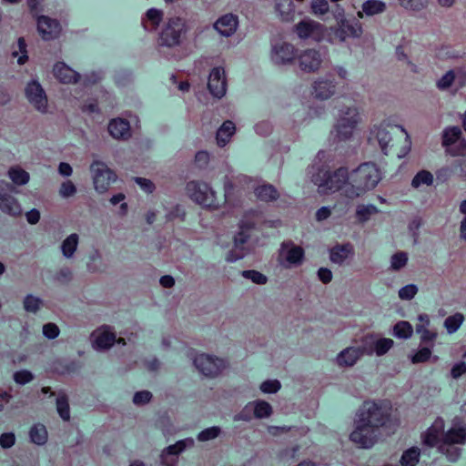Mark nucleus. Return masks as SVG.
I'll list each match as a JSON object with an SVG mask.
<instances>
[{"mask_svg": "<svg viewBox=\"0 0 466 466\" xmlns=\"http://www.w3.org/2000/svg\"><path fill=\"white\" fill-rule=\"evenodd\" d=\"M86 269L91 274L103 273L106 271V266L103 262V257L99 250H95L88 258Z\"/></svg>", "mask_w": 466, "mask_h": 466, "instance_id": "nucleus-38", "label": "nucleus"}, {"mask_svg": "<svg viewBox=\"0 0 466 466\" xmlns=\"http://www.w3.org/2000/svg\"><path fill=\"white\" fill-rule=\"evenodd\" d=\"M431 355V348L423 347L420 348L417 352L410 356V360L413 364L422 363L427 361Z\"/></svg>", "mask_w": 466, "mask_h": 466, "instance_id": "nucleus-56", "label": "nucleus"}, {"mask_svg": "<svg viewBox=\"0 0 466 466\" xmlns=\"http://www.w3.org/2000/svg\"><path fill=\"white\" fill-rule=\"evenodd\" d=\"M378 212L379 210L374 205H360L356 209V217L360 222H365Z\"/></svg>", "mask_w": 466, "mask_h": 466, "instance_id": "nucleus-49", "label": "nucleus"}, {"mask_svg": "<svg viewBox=\"0 0 466 466\" xmlns=\"http://www.w3.org/2000/svg\"><path fill=\"white\" fill-rule=\"evenodd\" d=\"M433 183V176L430 171L421 170L418 172L411 180V186L418 188L422 185L431 186Z\"/></svg>", "mask_w": 466, "mask_h": 466, "instance_id": "nucleus-50", "label": "nucleus"}, {"mask_svg": "<svg viewBox=\"0 0 466 466\" xmlns=\"http://www.w3.org/2000/svg\"><path fill=\"white\" fill-rule=\"evenodd\" d=\"M249 234L247 230L241 229L234 237L235 248L228 257V261H236L244 256V245L248 242Z\"/></svg>", "mask_w": 466, "mask_h": 466, "instance_id": "nucleus-32", "label": "nucleus"}, {"mask_svg": "<svg viewBox=\"0 0 466 466\" xmlns=\"http://www.w3.org/2000/svg\"><path fill=\"white\" fill-rule=\"evenodd\" d=\"M25 96L31 106L45 114L48 109V100L42 86L35 80L29 82L25 87Z\"/></svg>", "mask_w": 466, "mask_h": 466, "instance_id": "nucleus-16", "label": "nucleus"}, {"mask_svg": "<svg viewBox=\"0 0 466 466\" xmlns=\"http://www.w3.org/2000/svg\"><path fill=\"white\" fill-rule=\"evenodd\" d=\"M461 136V130L458 127L446 128L442 133V145L445 147L456 143Z\"/></svg>", "mask_w": 466, "mask_h": 466, "instance_id": "nucleus-48", "label": "nucleus"}, {"mask_svg": "<svg viewBox=\"0 0 466 466\" xmlns=\"http://www.w3.org/2000/svg\"><path fill=\"white\" fill-rule=\"evenodd\" d=\"M163 19V12L159 9L151 8L143 19V25L147 31H155Z\"/></svg>", "mask_w": 466, "mask_h": 466, "instance_id": "nucleus-36", "label": "nucleus"}, {"mask_svg": "<svg viewBox=\"0 0 466 466\" xmlns=\"http://www.w3.org/2000/svg\"><path fill=\"white\" fill-rule=\"evenodd\" d=\"M363 355L360 346L348 347L337 355L335 363L340 368H351Z\"/></svg>", "mask_w": 466, "mask_h": 466, "instance_id": "nucleus-28", "label": "nucleus"}, {"mask_svg": "<svg viewBox=\"0 0 466 466\" xmlns=\"http://www.w3.org/2000/svg\"><path fill=\"white\" fill-rule=\"evenodd\" d=\"M392 408L385 401H365L356 416L380 431L391 420Z\"/></svg>", "mask_w": 466, "mask_h": 466, "instance_id": "nucleus-4", "label": "nucleus"}, {"mask_svg": "<svg viewBox=\"0 0 466 466\" xmlns=\"http://www.w3.org/2000/svg\"><path fill=\"white\" fill-rule=\"evenodd\" d=\"M90 341L96 350H106L116 342V333L112 327L103 325L91 333Z\"/></svg>", "mask_w": 466, "mask_h": 466, "instance_id": "nucleus-17", "label": "nucleus"}, {"mask_svg": "<svg viewBox=\"0 0 466 466\" xmlns=\"http://www.w3.org/2000/svg\"><path fill=\"white\" fill-rule=\"evenodd\" d=\"M386 10V4L380 0H368L362 4V10L359 11L357 15L360 18L363 15L372 16L383 13Z\"/></svg>", "mask_w": 466, "mask_h": 466, "instance_id": "nucleus-35", "label": "nucleus"}, {"mask_svg": "<svg viewBox=\"0 0 466 466\" xmlns=\"http://www.w3.org/2000/svg\"><path fill=\"white\" fill-rule=\"evenodd\" d=\"M34 374L27 370H21L13 374V380L19 385H25L34 380Z\"/></svg>", "mask_w": 466, "mask_h": 466, "instance_id": "nucleus-57", "label": "nucleus"}, {"mask_svg": "<svg viewBox=\"0 0 466 466\" xmlns=\"http://www.w3.org/2000/svg\"><path fill=\"white\" fill-rule=\"evenodd\" d=\"M54 279L61 284H66L73 279V271L68 267H62L57 270Z\"/></svg>", "mask_w": 466, "mask_h": 466, "instance_id": "nucleus-60", "label": "nucleus"}, {"mask_svg": "<svg viewBox=\"0 0 466 466\" xmlns=\"http://www.w3.org/2000/svg\"><path fill=\"white\" fill-rule=\"evenodd\" d=\"M29 437L31 441L36 445L46 444L48 438L46 426L41 423L33 425L29 431Z\"/></svg>", "mask_w": 466, "mask_h": 466, "instance_id": "nucleus-40", "label": "nucleus"}, {"mask_svg": "<svg viewBox=\"0 0 466 466\" xmlns=\"http://www.w3.org/2000/svg\"><path fill=\"white\" fill-rule=\"evenodd\" d=\"M76 191V187L71 180H65L59 187V195L63 198L75 196Z\"/></svg>", "mask_w": 466, "mask_h": 466, "instance_id": "nucleus-59", "label": "nucleus"}, {"mask_svg": "<svg viewBox=\"0 0 466 466\" xmlns=\"http://www.w3.org/2000/svg\"><path fill=\"white\" fill-rule=\"evenodd\" d=\"M95 189L106 193L110 185L116 181V174L102 161L96 160L90 166Z\"/></svg>", "mask_w": 466, "mask_h": 466, "instance_id": "nucleus-10", "label": "nucleus"}, {"mask_svg": "<svg viewBox=\"0 0 466 466\" xmlns=\"http://www.w3.org/2000/svg\"><path fill=\"white\" fill-rule=\"evenodd\" d=\"M186 190L187 196L198 204L210 208L218 207L215 191L208 184L195 180L189 181Z\"/></svg>", "mask_w": 466, "mask_h": 466, "instance_id": "nucleus-8", "label": "nucleus"}, {"mask_svg": "<svg viewBox=\"0 0 466 466\" xmlns=\"http://www.w3.org/2000/svg\"><path fill=\"white\" fill-rule=\"evenodd\" d=\"M43 300L32 294L26 295L23 299V307L26 312L36 314L43 307Z\"/></svg>", "mask_w": 466, "mask_h": 466, "instance_id": "nucleus-45", "label": "nucleus"}, {"mask_svg": "<svg viewBox=\"0 0 466 466\" xmlns=\"http://www.w3.org/2000/svg\"><path fill=\"white\" fill-rule=\"evenodd\" d=\"M420 451L417 447H412L403 452L400 458L402 466H416L420 460Z\"/></svg>", "mask_w": 466, "mask_h": 466, "instance_id": "nucleus-47", "label": "nucleus"}, {"mask_svg": "<svg viewBox=\"0 0 466 466\" xmlns=\"http://www.w3.org/2000/svg\"><path fill=\"white\" fill-rule=\"evenodd\" d=\"M394 345L391 339L381 338L379 334L369 333L360 339V348L364 355L383 356Z\"/></svg>", "mask_w": 466, "mask_h": 466, "instance_id": "nucleus-9", "label": "nucleus"}, {"mask_svg": "<svg viewBox=\"0 0 466 466\" xmlns=\"http://www.w3.org/2000/svg\"><path fill=\"white\" fill-rule=\"evenodd\" d=\"M393 335L400 339H409L412 335V326L408 321H399L393 328Z\"/></svg>", "mask_w": 466, "mask_h": 466, "instance_id": "nucleus-51", "label": "nucleus"}, {"mask_svg": "<svg viewBox=\"0 0 466 466\" xmlns=\"http://www.w3.org/2000/svg\"><path fill=\"white\" fill-rule=\"evenodd\" d=\"M276 10L283 21H290L294 15L292 0H277Z\"/></svg>", "mask_w": 466, "mask_h": 466, "instance_id": "nucleus-43", "label": "nucleus"}, {"mask_svg": "<svg viewBox=\"0 0 466 466\" xmlns=\"http://www.w3.org/2000/svg\"><path fill=\"white\" fill-rule=\"evenodd\" d=\"M458 445L457 443L442 440L438 445L437 450L441 454L444 455L449 461L455 462L460 459L462 451Z\"/></svg>", "mask_w": 466, "mask_h": 466, "instance_id": "nucleus-34", "label": "nucleus"}, {"mask_svg": "<svg viewBox=\"0 0 466 466\" xmlns=\"http://www.w3.org/2000/svg\"><path fill=\"white\" fill-rule=\"evenodd\" d=\"M255 194L262 201H272L279 198L278 190L269 184H263L255 188Z\"/></svg>", "mask_w": 466, "mask_h": 466, "instance_id": "nucleus-41", "label": "nucleus"}, {"mask_svg": "<svg viewBox=\"0 0 466 466\" xmlns=\"http://www.w3.org/2000/svg\"><path fill=\"white\" fill-rule=\"evenodd\" d=\"M110 136L116 140H128L131 136V127L129 122L121 117L111 119L107 126Z\"/></svg>", "mask_w": 466, "mask_h": 466, "instance_id": "nucleus-25", "label": "nucleus"}, {"mask_svg": "<svg viewBox=\"0 0 466 466\" xmlns=\"http://www.w3.org/2000/svg\"><path fill=\"white\" fill-rule=\"evenodd\" d=\"M56 405L60 418L65 421H68L70 420V407L68 398L64 391L57 393Z\"/></svg>", "mask_w": 466, "mask_h": 466, "instance_id": "nucleus-42", "label": "nucleus"}, {"mask_svg": "<svg viewBox=\"0 0 466 466\" xmlns=\"http://www.w3.org/2000/svg\"><path fill=\"white\" fill-rule=\"evenodd\" d=\"M310 9L315 15H323L329 10V5L327 0H312Z\"/></svg>", "mask_w": 466, "mask_h": 466, "instance_id": "nucleus-58", "label": "nucleus"}, {"mask_svg": "<svg viewBox=\"0 0 466 466\" xmlns=\"http://www.w3.org/2000/svg\"><path fill=\"white\" fill-rule=\"evenodd\" d=\"M380 432L356 416L350 440L360 448L370 449L379 440Z\"/></svg>", "mask_w": 466, "mask_h": 466, "instance_id": "nucleus-6", "label": "nucleus"}, {"mask_svg": "<svg viewBox=\"0 0 466 466\" xmlns=\"http://www.w3.org/2000/svg\"><path fill=\"white\" fill-rule=\"evenodd\" d=\"M54 76L62 84H75L80 76L64 62H58L53 68Z\"/></svg>", "mask_w": 466, "mask_h": 466, "instance_id": "nucleus-31", "label": "nucleus"}, {"mask_svg": "<svg viewBox=\"0 0 466 466\" xmlns=\"http://www.w3.org/2000/svg\"><path fill=\"white\" fill-rule=\"evenodd\" d=\"M187 32L185 19L179 16L167 18L160 30L157 46L158 51L166 56L171 55L177 46H181Z\"/></svg>", "mask_w": 466, "mask_h": 466, "instance_id": "nucleus-2", "label": "nucleus"}, {"mask_svg": "<svg viewBox=\"0 0 466 466\" xmlns=\"http://www.w3.org/2000/svg\"><path fill=\"white\" fill-rule=\"evenodd\" d=\"M442 440L464 445L466 443V423L459 418L453 419L451 427L443 434Z\"/></svg>", "mask_w": 466, "mask_h": 466, "instance_id": "nucleus-26", "label": "nucleus"}, {"mask_svg": "<svg viewBox=\"0 0 466 466\" xmlns=\"http://www.w3.org/2000/svg\"><path fill=\"white\" fill-rule=\"evenodd\" d=\"M241 276L258 285H265L268 282V278L264 274L254 269L244 270Z\"/></svg>", "mask_w": 466, "mask_h": 466, "instance_id": "nucleus-53", "label": "nucleus"}, {"mask_svg": "<svg viewBox=\"0 0 466 466\" xmlns=\"http://www.w3.org/2000/svg\"><path fill=\"white\" fill-rule=\"evenodd\" d=\"M37 30L44 40H51L59 35L61 26L57 20L41 15L37 18Z\"/></svg>", "mask_w": 466, "mask_h": 466, "instance_id": "nucleus-22", "label": "nucleus"}, {"mask_svg": "<svg viewBox=\"0 0 466 466\" xmlns=\"http://www.w3.org/2000/svg\"><path fill=\"white\" fill-rule=\"evenodd\" d=\"M445 421L441 417H437L432 424L421 433V443L427 447H438L442 441V436L445 433Z\"/></svg>", "mask_w": 466, "mask_h": 466, "instance_id": "nucleus-19", "label": "nucleus"}, {"mask_svg": "<svg viewBox=\"0 0 466 466\" xmlns=\"http://www.w3.org/2000/svg\"><path fill=\"white\" fill-rule=\"evenodd\" d=\"M251 410H253L256 418L263 419L268 418L271 415L272 407L268 402L265 400H256L250 402L245 407L244 410L236 417V420H249V417L246 415V413Z\"/></svg>", "mask_w": 466, "mask_h": 466, "instance_id": "nucleus-27", "label": "nucleus"}, {"mask_svg": "<svg viewBox=\"0 0 466 466\" xmlns=\"http://www.w3.org/2000/svg\"><path fill=\"white\" fill-rule=\"evenodd\" d=\"M455 83V76L452 69L447 71L440 79L436 82V86L441 91L448 90Z\"/></svg>", "mask_w": 466, "mask_h": 466, "instance_id": "nucleus-55", "label": "nucleus"}, {"mask_svg": "<svg viewBox=\"0 0 466 466\" xmlns=\"http://www.w3.org/2000/svg\"><path fill=\"white\" fill-rule=\"evenodd\" d=\"M235 125L231 121H225L217 132V143L219 147H224L230 140L235 133Z\"/></svg>", "mask_w": 466, "mask_h": 466, "instance_id": "nucleus-37", "label": "nucleus"}, {"mask_svg": "<svg viewBox=\"0 0 466 466\" xmlns=\"http://www.w3.org/2000/svg\"><path fill=\"white\" fill-rule=\"evenodd\" d=\"M238 25V16L233 14H227L218 18L214 24L215 29L223 36L232 35Z\"/></svg>", "mask_w": 466, "mask_h": 466, "instance_id": "nucleus-30", "label": "nucleus"}, {"mask_svg": "<svg viewBox=\"0 0 466 466\" xmlns=\"http://www.w3.org/2000/svg\"><path fill=\"white\" fill-rule=\"evenodd\" d=\"M194 440L187 438L177 441L173 445H169L164 449L160 455V461L162 466H176L177 462V455L184 451L187 448L194 446Z\"/></svg>", "mask_w": 466, "mask_h": 466, "instance_id": "nucleus-18", "label": "nucleus"}, {"mask_svg": "<svg viewBox=\"0 0 466 466\" xmlns=\"http://www.w3.org/2000/svg\"><path fill=\"white\" fill-rule=\"evenodd\" d=\"M404 133V129L389 124H380L371 131L370 140L376 141L384 154L393 147V139L397 135Z\"/></svg>", "mask_w": 466, "mask_h": 466, "instance_id": "nucleus-12", "label": "nucleus"}, {"mask_svg": "<svg viewBox=\"0 0 466 466\" xmlns=\"http://www.w3.org/2000/svg\"><path fill=\"white\" fill-rule=\"evenodd\" d=\"M294 32L301 40L319 42L324 38L325 26L315 20L305 18L294 26Z\"/></svg>", "mask_w": 466, "mask_h": 466, "instance_id": "nucleus-14", "label": "nucleus"}, {"mask_svg": "<svg viewBox=\"0 0 466 466\" xmlns=\"http://www.w3.org/2000/svg\"><path fill=\"white\" fill-rule=\"evenodd\" d=\"M79 235L76 233L69 234L61 243L60 251L66 259H72L77 251L79 245Z\"/></svg>", "mask_w": 466, "mask_h": 466, "instance_id": "nucleus-33", "label": "nucleus"}, {"mask_svg": "<svg viewBox=\"0 0 466 466\" xmlns=\"http://www.w3.org/2000/svg\"><path fill=\"white\" fill-rule=\"evenodd\" d=\"M313 96L320 100H326L335 95L337 84L331 75L319 77L313 83Z\"/></svg>", "mask_w": 466, "mask_h": 466, "instance_id": "nucleus-20", "label": "nucleus"}, {"mask_svg": "<svg viewBox=\"0 0 466 466\" xmlns=\"http://www.w3.org/2000/svg\"><path fill=\"white\" fill-rule=\"evenodd\" d=\"M354 255V247L351 243L337 244L329 249V259L337 265H343L347 259Z\"/></svg>", "mask_w": 466, "mask_h": 466, "instance_id": "nucleus-29", "label": "nucleus"}, {"mask_svg": "<svg viewBox=\"0 0 466 466\" xmlns=\"http://www.w3.org/2000/svg\"><path fill=\"white\" fill-rule=\"evenodd\" d=\"M311 180L318 187V192L321 195L339 191L347 198L346 190L350 187V172L345 167H339L333 173L319 169L312 176Z\"/></svg>", "mask_w": 466, "mask_h": 466, "instance_id": "nucleus-3", "label": "nucleus"}, {"mask_svg": "<svg viewBox=\"0 0 466 466\" xmlns=\"http://www.w3.org/2000/svg\"><path fill=\"white\" fill-rule=\"evenodd\" d=\"M324 55L315 48L299 51L297 64L300 71L308 74L316 73L321 68Z\"/></svg>", "mask_w": 466, "mask_h": 466, "instance_id": "nucleus-13", "label": "nucleus"}, {"mask_svg": "<svg viewBox=\"0 0 466 466\" xmlns=\"http://www.w3.org/2000/svg\"><path fill=\"white\" fill-rule=\"evenodd\" d=\"M418 292V287L414 284H409L399 290V297L403 300L412 299Z\"/></svg>", "mask_w": 466, "mask_h": 466, "instance_id": "nucleus-62", "label": "nucleus"}, {"mask_svg": "<svg viewBox=\"0 0 466 466\" xmlns=\"http://www.w3.org/2000/svg\"><path fill=\"white\" fill-rule=\"evenodd\" d=\"M221 433V428L218 427V426H213V427H210V428H207L203 431H201L198 434V441H211V440H214L216 438H218Z\"/></svg>", "mask_w": 466, "mask_h": 466, "instance_id": "nucleus-54", "label": "nucleus"}, {"mask_svg": "<svg viewBox=\"0 0 466 466\" xmlns=\"http://www.w3.org/2000/svg\"><path fill=\"white\" fill-rule=\"evenodd\" d=\"M198 371L207 378H216L228 368V362L213 355L199 353L192 359Z\"/></svg>", "mask_w": 466, "mask_h": 466, "instance_id": "nucleus-7", "label": "nucleus"}, {"mask_svg": "<svg viewBox=\"0 0 466 466\" xmlns=\"http://www.w3.org/2000/svg\"><path fill=\"white\" fill-rule=\"evenodd\" d=\"M4 185L9 187L8 183L0 181V210L7 215L16 217L21 215L22 208L16 198L5 192Z\"/></svg>", "mask_w": 466, "mask_h": 466, "instance_id": "nucleus-23", "label": "nucleus"}, {"mask_svg": "<svg viewBox=\"0 0 466 466\" xmlns=\"http://www.w3.org/2000/svg\"><path fill=\"white\" fill-rule=\"evenodd\" d=\"M281 387L278 380H268L261 383L260 390L264 393H276Z\"/></svg>", "mask_w": 466, "mask_h": 466, "instance_id": "nucleus-64", "label": "nucleus"}, {"mask_svg": "<svg viewBox=\"0 0 466 466\" xmlns=\"http://www.w3.org/2000/svg\"><path fill=\"white\" fill-rule=\"evenodd\" d=\"M408 260H409V255L407 252L398 251V252L394 253L393 255H391V257L390 258L389 270L397 272V271L403 269L407 266Z\"/></svg>", "mask_w": 466, "mask_h": 466, "instance_id": "nucleus-44", "label": "nucleus"}, {"mask_svg": "<svg viewBox=\"0 0 466 466\" xmlns=\"http://www.w3.org/2000/svg\"><path fill=\"white\" fill-rule=\"evenodd\" d=\"M304 259V250L292 241H285L280 245L278 262L285 268L299 267Z\"/></svg>", "mask_w": 466, "mask_h": 466, "instance_id": "nucleus-11", "label": "nucleus"}, {"mask_svg": "<svg viewBox=\"0 0 466 466\" xmlns=\"http://www.w3.org/2000/svg\"><path fill=\"white\" fill-rule=\"evenodd\" d=\"M299 50L288 42H276L271 46L270 58L279 66L291 65L296 61Z\"/></svg>", "mask_w": 466, "mask_h": 466, "instance_id": "nucleus-15", "label": "nucleus"}, {"mask_svg": "<svg viewBox=\"0 0 466 466\" xmlns=\"http://www.w3.org/2000/svg\"><path fill=\"white\" fill-rule=\"evenodd\" d=\"M416 331L420 334V340L422 343H430L431 348L433 347V342L437 338V333L435 331L430 330L425 325H417Z\"/></svg>", "mask_w": 466, "mask_h": 466, "instance_id": "nucleus-52", "label": "nucleus"}, {"mask_svg": "<svg viewBox=\"0 0 466 466\" xmlns=\"http://www.w3.org/2000/svg\"><path fill=\"white\" fill-rule=\"evenodd\" d=\"M362 34V27L360 23H351L347 19H341L339 25L334 29V35L340 42H344L348 37H360Z\"/></svg>", "mask_w": 466, "mask_h": 466, "instance_id": "nucleus-24", "label": "nucleus"}, {"mask_svg": "<svg viewBox=\"0 0 466 466\" xmlns=\"http://www.w3.org/2000/svg\"><path fill=\"white\" fill-rule=\"evenodd\" d=\"M360 121V116L357 107L341 108L337 122L330 132V139L335 143L349 140Z\"/></svg>", "mask_w": 466, "mask_h": 466, "instance_id": "nucleus-5", "label": "nucleus"}, {"mask_svg": "<svg viewBox=\"0 0 466 466\" xmlns=\"http://www.w3.org/2000/svg\"><path fill=\"white\" fill-rule=\"evenodd\" d=\"M7 175L15 185L24 186L28 183L30 175L19 166H13L8 169Z\"/></svg>", "mask_w": 466, "mask_h": 466, "instance_id": "nucleus-39", "label": "nucleus"}, {"mask_svg": "<svg viewBox=\"0 0 466 466\" xmlns=\"http://www.w3.org/2000/svg\"><path fill=\"white\" fill-rule=\"evenodd\" d=\"M381 175L376 165L364 163L350 172V187L346 190L347 198L355 199L373 189L380 181Z\"/></svg>", "mask_w": 466, "mask_h": 466, "instance_id": "nucleus-1", "label": "nucleus"}, {"mask_svg": "<svg viewBox=\"0 0 466 466\" xmlns=\"http://www.w3.org/2000/svg\"><path fill=\"white\" fill-rule=\"evenodd\" d=\"M208 87L209 92L216 97H222L226 94L227 82L225 77V71L221 67H215L211 70Z\"/></svg>", "mask_w": 466, "mask_h": 466, "instance_id": "nucleus-21", "label": "nucleus"}, {"mask_svg": "<svg viewBox=\"0 0 466 466\" xmlns=\"http://www.w3.org/2000/svg\"><path fill=\"white\" fill-rule=\"evenodd\" d=\"M153 395L149 390H140L134 394L133 403L136 406H144L150 402Z\"/></svg>", "mask_w": 466, "mask_h": 466, "instance_id": "nucleus-61", "label": "nucleus"}, {"mask_svg": "<svg viewBox=\"0 0 466 466\" xmlns=\"http://www.w3.org/2000/svg\"><path fill=\"white\" fill-rule=\"evenodd\" d=\"M459 212L463 215L462 219L460 222V238L461 240L466 241V199L462 200L459 206Z\"/></svg>", "mask_w": 466, "mask_h": 466, "instance_id": "nucleus-63", "label": "nucleus"}, {"mask_svg": "<svg viewBox=\"0 0 466 466\" xmlns=\"http://www.w3.org/2000/svg\"><path fill=\"white\" fill-rule=\"evenodd\" d=\"M464 321V316L461 312H457L449 316L444 320V327L449 334L456 332Z\"/></svg>", "mask_w": 466, "mask_h": 466, "instance_id": "nucleus-46", "label": "nucleus"}]
</instances>
